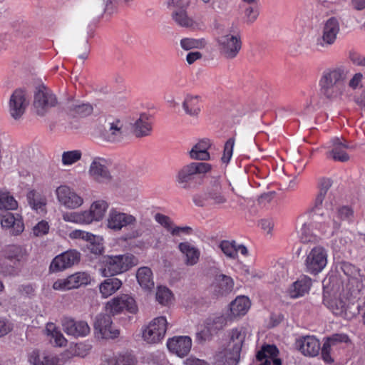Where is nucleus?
Masks as SVG:
<instances>
[{
  "label": "nucleus",
  "instance_id": "obj_1",
  "mask_svg": "<svg viewBox=\"0 0 365 365\" xmlns=\"http://www.w3.org/2000/svg\"><path fill=\"white\" fill-rule=\"evenodd\" d=\"M331 287H327L324 293V304L334 314L346 319H351L359 314L360 309L365 302V293L360 292V284L358 289L350 290L341 289L340 283L336 280L332 282Z\"/></svg>",
  "mask_w": 365,
  "mask_h": 365
},
{
  "label": "nucleus",
  "instance_id": "obj_2",
  "mask_svg": "<svg viewBox=\"0 0 365 365\" xmlns=\"http://www.w3.org/2000/svg\"><path fill=\"white\" fill-rule=\"evenodd\" d=\"M93 124L95 138L99 144H119L126 138L125 125L120 117L104 113H95Z\"/></svg>",
  "mask_w": 365,
  "mask_h": 365
},
{
  "label": "nucleus",
  "instance_id": "obj_3",
  "mask_svg": "<svg viewBox=\"0 0 365 365\" xmlns=\"http://www.w3.org/2000/svg\"><path fill=\"white\" fill-rule=\"evenodd\" d=\"M349 75V70L344 66L324 69L319 80L320 95L331 101L341 98L345 91Z\"/></svg>",
  "mask_w": 365,
  "mask_h": 365
},
{
  "label": "nucleus",
  "instance_id": "obj_4",
  "mask_svg": "<svg viewBox=\"0 0 365 365\" xmlns=\"http://www.w3.org/2000/svg\"><path fill=\"white\" fill-rule=\"evenodd\" d=\"M331 182L329 180H324L321 182L320 189L316 196L313 211L317 216L318 228L322 232H326L331 226V215L334 212L336 201L329 188Z\"/></svg>",
  "mask_w": 365,
  "mask_h": 365
},
{
  "label": "nucleus",
  "instance_id": "obj_5",
  "mask_svg": "<svg viewBox=\"0 0 365 365\" xmlns=\"http://www.w3.org/2000/svg\"><path fill=\"white\" fill-rule=\"evenodd\" d=\"M192 201L196 206H212L221 208L227 202L226 192L218 179H214L207 186L203 194H195Z\"/></svg>",
  "mask_w": 365,
  "mask_h": 365
},
{
  "label": "nucleus",
  "instance_id": "obj_6",
  "mask_svg": "<svg viewBox=\"0 0 365 365\" xmlns=\"http://www.w3.org/2000/svg\"><path fill=\"white\" fill-rule=\"evenodd\" d=\"M103 267L101 269L103 277L114 276L127 272L138 263V259L132 254L103 257Z\"/></svg>",
  "mask_w": 365,
  "mask_h": 365
},
{
  "label": "nucleus",
  "instance_id": "obj_7",
  "mask_svg": "<svg viewBox=\"0 0 365 365\" xmlns=\"http://www.w3.org/2000/svg\"><path fill=\"white\" fill-rule=\"evenodd\" d=\"M217 42L220 54L227 60L235 58L242 46L240 33L237 31H230L221 35Z\"/></svg>",
  "mask_w": 365,
  "mask_h": 365
},
{
  "label": "nucleus",
  "instance_id": "obj_8",
  "mask_svg": "<svg viewBox=\"0 0 365 365\" xmlns=\"http://www.w3.org/2000/svg\"><path fill=\"white\" fill-rule=\"evenodd\" d=\"M227 325V319L223 315H213L207 318L198 327L196 341L202 344L210 340L213 335Z\"/></svg>",
  "mask_w": 365,
  "mask_h": 365
},
{
  "label": "nucleus",
  "instance_id": "obj_9",
  "mask_svg": "<svg viewBox=\"0 0 365 365\" xmlns=\"http://www.w3.org/2000/svg\"><path fill=\"white\" fill-rule=\"evenodd\" d=\"M327 262V250L321 245L314 246L306 256L304 260L306 272L312 275H317L326 267Z\"/></svg>",
  "mask_w": 365,
  "mask_h": 365
},
{
  "label": "nucleus",
  "instance_id": "obj_10",
  "mask_svg": "<svg viewBox=\"0 0 365 365\" xmlns=\"http://www.w3.org/2000/svg\"><path fill=\"white\" fill-rule=\"evenodd\" d=\"M340 31V24L336 17L328 19L322 28L321 35L316 40V47L318 50L327 48L336 41Z\"/></svg>",
  "mask_w": 365,
  "mask_h": 365
},
{
  "label": "nucleus",
  "instance_id": "obj_11",
  "mask_svg": "<svg viewBox=\"0 0 365 365\" xmlns=\"http://www.w3.org/2000/svg\"><path fill=\"white\" fill-rule=\"evenodd\" d=\"M106 222L108 229L114 232H119L128 227H135L137 223V218L130 213L112 208L108 212Z\"/></svg>",
  "mask_w": 365,
  "mask_h": 365
},
{
  "label": "nucleus",
  "instance_id": "obj_12",
  "mask_svg": "<svg viewBox=\"0 0 365 365\" xmlns=\"http://www.w3.org/2000/svg\"><path fill=\"white\" fill-rule=\"evenodd\" d=\"M212 169L210 164L202 162H192L182 167L176 175L177 182L186 187L197 175L205 174Z\"/></svg>",
  "mask_w": 365,
  "mask_h": 365
},
{
  "label": "nucleus",
  "instance_id": "obj_13",
  "mask_svg": "<svg viewBox=\"0 0 365 365\" xmlns=\"http://www.w3.org/2000/svg\"><path fill=\"white\" fill-rule=\"evenodd\" d=\"M168 322L165 317H158L151 320L143 331V338L148 344H157L165 336Z\"/></svg>",
  "mask_w": 365,
  "mask_h": 365
},
{
  "label": "nucleus",
  "instance_id": "obj_14",
  "mask_svg": "<svg viewBox=\"0 0 365 365\" xmlns=\"http://www.w3.org/2000/svg\"><path fill=\"white\" fill-rule=\"evenodd\" d=\"M29 105L27 93L23 89H16L11 95L8 104V110L11 117L18 120L22 118Z\"/></svg>",
  "mask_w": 365,
  "mask_h": 365
},
{
  "label": "nucleus",
  "instance_id": "obj_15",
  "mask_svg": "<svg viewBox=\"0 0 365 365\" xmlns=\"http://www.w3.org/2000/svg\"><path fill=\"white\" fill-rule=\"evenodd\" d=\"M106 311L111 315H117L126 310L135 313L138 310L135 299L128 294H120L112 298L105 304Z\"/></svg>",
  "mask_w": 365,
  "mask_h": 365
},
{
  "label": "nucleus",
  "instance_id": "obj_16",
  "mask_svg": "<svg viewBox=\"0 0 365 365\" xmlns=\"http://www.w3.org/2000/svg\"><path fill=\"white\" fill-rule=\"evenodd\" d=\"M56 96L45 86L38 88L34 95V106L38 115H44L47 111L56 106Z\"/></svg>",
  "mask_w": 365,
  "mask_h": 365
},
{
  "label": "nucleus",
  "instance_id": "obj_17",
  "mask_svg": "<svg viewBox=\"0 0 365 365\" xmlns=\"http://www.w3.org/2000/svg\"><path fill=\"white\" fill-rule=\"evenodd\" d=\"M89 273L78 272L63 279H58L53 284V289L58 291H67L78 289L90 283Z\"/></svg>",
  "mask_w": 365,
  "mask_h": 365
},
{
  "label": "nucleus",
  "instance_id": "obj_18",
  "mask_svg": "<svg viewBox=\"0 0 365 365\" xmlns=\"http://www.w3.org/2000/svg\"><path fill=\"white\" fill-rule=\"evenodd\" d=\"M55 193L58 202L67 209H76L83 203V198L68 185H61L57 187Z\"/></svg>",
  "mask_w": 365,
  "mask_h": 365
},
{
  "label": "nucleus",
  "instance_id": "obj_19",
  "mask_svg": "<svg viewBox=\"0 0 365 365\" xmlns=\"http://www.w3.org/2000/svg\"><path fill=\"white\" fill-rule=\"evenodd\" d=\"M80 253L76 250L66 251L57 255L51 262L49 269L51 272L63 271L78 263Z\"/></svg>",
  "mask_w": 365,
  "mask_h": 365
},
{
  "label": "nucleus",
  "instance_id": "obj_20",
  "mask_svg": "<svg viewBox=\"0 0 365 365\" xmlns=\"http://www.w3.org/2000/svg\"><path fill=\"white\" fill-rule=\"evenodd\" d=\"M96 335L102 339H115L120 335V331L112 326L109 315L101 314L97 317L95 322Z\"/></svg>",
  "mask_w": 365,
  "mask_h": 365
},
{
  "label": "nucleus",
  "instance_id": "obj_21",
  "mask_svg": "<svg viewBox=\"0 0 365 365\" xmlns=\"http://www.w3.org/2000/svg\"><path fill=\"white\" fill-rule=\"evenodd\" d=\"M29 362L31 365H63L65 360L46 351L35 349L29 354Z\"/></svg>",
  "mask_w": 365,
  "mask_h": 365
},
{
  "label": "nucleus",
  "instance_id": "obj_22",
  "mask_svg": "<svg viewBox=\"0 0 365 365\" xmlns=\"http://www.w3.org/2000/svg\"><path fill=\"white\" fill-rule=\"evenodd\" d=\"M109 162L108 160L101 157H96L93 159V181L98 183H108L112 176L108 169Z\"/></svg>",
  "mask_w": 365,
  "mask_h": 365
},
{
  "label": "nucleus",
  "instance_id": "obj_23",
  "mask_svg": "<svg viewBox=\"0 0 365 365\" xmlns=\"http://www.w3.org/2000/svg\"><path fill=\"white\" fill-rule=\"evenodd\" d=\"M132 132L136 138H143L151 134L153 117L147 113H140L138 118L132 123Z\"/></svg>",
  "mask_w": 365,
  "mask_h": 365
},
{
  "label": "nucleus",
  "instance_id": "obj_24",
  "mask_svg": "<svg viewBox=\"0 0 365 365\" xmlns=\"http://www.w3.org/2000/svg\"><path fill=\"white\" fill-rule=\"evenodd\" d=\"M167 346L170 352L183 357L190 352L192 340L187 336H174L168 340Z\"/></svg>",
  "mask_w": 365,
  "mask_h": 365
},
{
  "label": "nucleus",
  "instance_id": "obj_25",
  "mask_svg": "<svg viewBox=\"0 0 365 365\" xmlns=\"http://www.w3.org/2000/svg\"><path fill=\"white\" fill-rule=\"evenodd\" d=\"M279 351L274 345H264L257 353V360L259 365H282V361L278 357Z\"/></svg>",
  "mask_w": 365,
  "mask_h": 365
},
{
  "label": "nucleus",
  "instance_id": "obj_26",
  "mask_svg": "<svg viewBox=\"0 0 365 365\" xmlns=\"http://www.w3.org/2000/svg\"><path fill=\"white\" fill-rule=\"evenodd\" d=\"M0 222L4 229L9 230L14 235L21 234L24 230V225L21 215L7 212L0 215Z\"/></svg>",
  "mask_w": 365,
  "mask_h": 365
},
{
  "label": "nucleus",
  "instance_id": "obj_27",
  "mask_svg": "<svg viewBox=\"0 0 365 365\" xmlns=\"http://www.w3.org/2000/svg\"><path fill=\"white\" fill-rule=\"evenodd\" d=\"M63 331L74 337L84 336L89 334L90 327L84 321L76 322L68 317H65L62 321Z\"/></svg>",
  "mask_w": 365,
  "mask_h": 365
},
{
  "label": "nucleus",
  "instance_id": "obj_28",
  "mask_svg": "<svg viewBox=\"0 0 365 365\" xmlns=\"http://www.w3.org/2000/svg\"><path fill=\"white\" fill-rule=\"evenodd\" d=\"M296 344L301 353L307 356H316L320 350L319 340L312 336H306L299 339Z\"/></svg>",
  "mask_w": 365,
  "mask_h": 365
},
{
  "label": "nucleus",
  "instance_id": "obj_29",
  "mask_svg": "<svg viewBox=\"0 0 365 365\" xmlns=\"http://www.w3.org/2000/svg\"><path fill=\"white\" fill-rule=\"evenodd\" d=\"M341 269L345 275L348 277V282L346 284L345 289L353 290L354 289H358L357 284H360V292L365 293V289L364 284L358 277L359 270L354 265L344 262L341 264Z\"/></svg>",
  "mask_w": 365,
  "mask_h": 365
},
{
  "label": "nucleus",
  "instance_id": "obj_30",
  "mask_svg": "<svg viewBox=\"0 0 365 365\" xmlns=\"http://www.w3.org/2000/svg\"><path fill=\"white\" fill-rule=\"evenodd\" d=\"M246 336L247 330L245 327H237L230 331V340L227 346L230 349L234 350L235 357H237L238 353H240Z\"/></svg>",
  "mask_w": 365,
  "mask_h": 365
},
{
  "label": "nucleus",
  "instance_id": "obj_31",
  "mask_svg": "<svg viewBox=\"0 0 365 365\" xmlns=\"http://www.w3.org/2000/svg\"><path fill=\"white\" fill-rule=\"evenodd\" d=\"M136 279L140 287L145 292H151L155 287L152 270L148 267L138 269Z\"/></svg>",
  "mask_w": 365,
  "mask_h": 365
},
{
  "label": "nucleus",
  "instance_id": "obj_32",
  "mask_svg": "<svg viewBox=\"0 0 365 365\" xmlns=\"http://www.w3.org/2000/svg\"><path fill=\"white\" fill-rule=\"evenodd\" d=\"M178 249L185 256V263L187 266L196 264L200 259V250L188 242H180Z\"/></svg>",
  "mask_w": 365,
  "mask_h": 365
},
{
  "label": "nucleus",
  "instance_id": "obj_33",
  "mask_svg": "<svg viewBox=\"0 0 365 365\" xmlns=\"http://www.w3.org/2000/svg\"><path fill=\"white\" fill-rule=\"evenodd\" d=\"M222 252L230 259H236L240 252L242 255L246 256L248 250L243 245H237L235 240H223L220 244Z\"/></svg>",
  "mask_w": 365,
  "mask_h": 365
},
{
  "label": "nucleus",
  "instance_id": "obj_34",
  "mask_svg": "<svg viewBox=\"0 0 365 365\" xmlns=\"http://www.w3.org/2000/svg\"><path fill=\"white\" fill-rule=\"evenodd\" d=\"M312 286V279L307 276H302L294 282L288 290L292 298H298L307 293Z\"/></svg>",
  "mask_w": 365,
  "mask_h": 365
},
{
  "label": "nucleus",
  "instance_id": "obj_35",
  "mask_svg": "<svg viewBox=\"0 0 365 365\" xmlns=\"http://www.w3.org/2000/svg\"><path fill=\"white\" fill-rule=\"evenodd\" d=\"M104 361L107 365H136L138 363L136 357L128 351L112 356L105 355Z\"/></svg>",
  "mask_w": 365,
  "mask_h": 365
},
{
  "label": "nucleus",
  "instance_id": "obj_36",
  "mask_svg": "<svg viewBox=\"0 0 365 365\" xmlns=\"http://www.w3.org/2000/svg\"><path fill=\"white\" fill-rule=\"evenodd\" d=\"M200 96L198 95L187 94L182 103V106L187 115L197 116L200 110Z\"/></svg>",
  "mask_w": 365,
  "mask_h": 365
},
{
  "label": "nucleus",
  "instance_id": "obj_37",
  "mask_svg": "<svg viewBox=\"0 0 365 365\" xmlns=\"http://www.w3.org/2000/svg\"><path fill=\"white\" fill-rule=\"evenodd\" d=\"M211 144L209 140L204 139L196 143L189 152L191 159L198 160H207L210 159V154L207 150Z\"/></svg>",
  "mask_w": 365,
  "mask_h": 365
},
{
  "label": "nucleus",
  "instance_id": "obj_38",
  "mask_svg": "<svg viewBox=\"0 0 365 365\" xmlns=\"http://www.w3.org/2000/svg\"><path fill=\"white\" fill-rule=\"evenodd\" d=\"M122 282L118 278L111 277L103 280L99 285V291L101 297L106 299L117 291L122 287Z\"/></svg>",
  "mask_w": 365,
  "mask_h": 365
},
{
  "label": "nucleus",
  "instance_id": "obj_39",
  "mask_svg": "<svg viewBox=\"0 0 365 365\" xmlns=\"http://www.w3.org/2000/svg\"><path fill=\"white\" fill-rule=\"evenodd\" d=\"M332 149L329 153V155L334 160L341 162H346L349 160V155L346 153L345 150L349 148V145L342 143L341 140L339 138H334L331 140Z\"/></svg>",
  "mask_w": 365,
  "mask_h": 365
},
{
  "label": "nucleus",
  "instance_id": "obj_40",
  "mask_svg": "<svg viewBox=\"0 0 365 365\" xmlns=\"http://www.w3.org/2000/svg\"><path fill=\"white\" fill-rule=\"evenodd\" d=\"M187 9L173 11L171 14L172 19L179 26L188 29H195L197 24L190 16Z\"/></svg>",
  "mask_w": 365,
  "mask_h": 365
},
{
  "label": "nucleus",
  "instance_id": "obj_41",
  "mask_svg": "<svg viewBox=\"0 0 365 365\" xmlns=\"http://www.w3.org/2000/svg\"><path fill=\"white\" fill-rule=\"evenodd\" d=\"M251 303L248 297L239 296L230 303V309L233 317L245 315L250 307Z\"/></svg>",
  "mask_w": 365,
  "mask_h": 365
},
{
  "label": "nucleus",
  "instance_id": "obj_42",
  "mask_svg": "<svg viewBox=\"0 0 365 365\" xmlns=\"http://www.w3.org/2000/svg\"><path fill=\"white\" fill-rule=\"evenodd\" d=\"M213 285L218 294H226L233 289L234 281L230 276L220 274L216 275Z\"/></svg>",
  "mask_w": 365,
  "mask_h": 365
},
{
  "label": "nucleus",
  "instance_id": "obj_43",
  "mask_svg": "<svg viewBox=\"0 0 365 365\" xmlns=\"http://www.w3.org/2000/svg\"><path fill=\"white\" fill-rule=\"evenodd\" d=\"M352 216L353 210L349 207L344 206L337 209L336 212H333L331 215V226L329 228L334 230H337L342 220H350Z\"/></svg>",
  "mask_w": 365,
  "mask_h": 365
},
{
  "label": "nucleus",
  "instance_id": "obj_44",
  "mask_svg": "<svg viewBox=\"0 0 365 365\" xmlns=\"http://www.w3.org/2000/svg\"><path fill=\"white\" fill-rule=\"evenodd\" d=\"M109 203L103 199H98L93 202V221L102 220L108 211Z\"/></svg>",
  "mask_w": 365,
  "mask_h": 365
},
{
  "label": "nucleus",
  "instance_id": "obj_45",
  "mask_svg": "<svg viewBox=\"0 0 365 365\" xmlns=\"http://www.w3.org/2000/svg\"><path fill=\"white\" fill-rule=\"evenodd\" d=\"M18 207V202L11 193L0 190V210H14Z\"/></svg>",
  "mask_w": 365,
  "mask_h": 365
},
{
  "label": "nucleus",
  "instance_id": "obj_46",
  "mask_svg": "<svg viewBox=\"0 0 365 365\" xmlns=\"http://www.w3.org/2000/svg\"><path fill=\"white\" fill-rule=\"evenodd\" d=\"M26 253L22 247L11 245L6 251V257L11 262L20 263L26 259Z\"/></svg>",
  "mask_w": 365,
  "mask_h": 365
},
{
  "label": "nucleus",
  "instance_id": "obj_47",
  "mask_svg": "<svg viewBox=\"0 0 365 365\" xmlns=\"http://www.w3.org/2000/svg\"><path fill=\"white\" fill-rule=\"evenodd\" d=\"M240 353H238L237 357L234 356V350L227 349L224 351L217 354V360L222 365H237L240 359Z\"/></svg>",
  "mask_w": 365,
  "mask_h": 365
},
{
  "label": "nucleus",
  "instance_id": "obj_48",
  "mask_svg": "<svg viewBox=\"0 0 365 365\" xmlns=\"http://www.w3.org/2000/svg\"><path fill=\"white\" fill-rule=\"evenodd\" d=\"M27 199L31 207L36 211H44L46 205V200L42 197L35 190H31L27 194Z\"/></svg>",
  "mask_w": 365,
  "mask_h": 365
},
{
  "label": "nucleus",
  "instance_id": "obj_49",
  "mask_svg": "<svg viewBox=\"0 0 365 365\" xmlns=\"http://www.w3.org/2000/svg\"><path fill=\"white\" fill-rule=\"evenodd\" d=\"M88 353L89 348H86V345L80 343L75 344L73 346H71L68 350H66L61 355L60 358H63L66 361V358L69 359L73 356L84 357L88 355Z\"/></svg>",
  "mask_w": 365,
  "mask_h": 365
},
{
  "label": "nucleus",
  "instance_id": "obj_50",
  "mask_svg": "<svg viewBox=\"0 0 365 365\" xmlns=\"http://www.w3.org/2000/svg\"><path fill=\"white\" fill-rule=\"evenodd\" d=\"M46 331L50 335L51 341L57 346H64L66 345L67 340L63 334L57 330L53 324H48L46 326Z\"/></svg>",
  "mask_w": 365,
  "mask_h": 365
},
{
  "label": "nucleus",
  "instance_id": "obj_51",
  "mask_svg": "<svg viewBox=\"0 0 365 365\" xmlns=\"http://www.w3.org/2000/svg\"><path fill=\"white\" fill-rule=\"evenodd\" d=\"M155 299L161 305L168 306L173 300V294L168 287L159 286L157 287Z\"/></svg>",
  "mask_w": 365,
  "mask_h": 365
},
{
  "label": "nucleus",
  "instance_id": "obj_52",
  "mask_svg": "<svg viewBox=\"0 0 365 365\" xmlns=\"http://www.w3.org/2000/svg\"><path fill=\"white\" fill-rule=\"evenodd\" d=\"M207 42L205 38H185L180 40V46L184 50L194 48L201 49L206 46Z\"/></svg>",
  "mask_w": 365,
  "mask_h": 365
},
{
  "label": "nucleus",
  "instance_id": "obj_53",
  "mask_svg": "<svg viewBox=\"0 0 365 365\" xmlns=\"http://www.w3.org/2000/svg\"><path fill=\"white\" fill-rule=\"evenodd\" d=\"M93 91L96 105L98 103L105 100L107 98L110 93V88L106 83L96 81L95 83Z\"/></svg>",
  "mask_w": 365,
  "mask_h": 365
},
{
  "label": "nucleus",
  "instance_id": "obj_54",
  "mask_svg": "<svg viewBox=\"0 0 365 365\" xmlns=\"http://www.w3.org/2000/svg\"><path fill=\"white\" fill-rule=\"evenodd\" d=\"M82 153L79 150L65 151L62 153L61 162L63 165H71L81 160Z\"/></svg>",
  "mask_w": 365,
  "mask_h": 365
},
{
  "label": "nucleus",
  "instance_id": "obj_55",
  "mask_svg": "<svg viewBox=\"0 0 365 365\" xmlns=\"http://www.w3.org/2000/svg\"><path fill=\"white\" fill-rule=\"evenodd\" d=\"M299 237L300 241L304 244L309 242H316L318 241L317 236L313 234L310 226L307 224H304L302 226L299 232Z\"/></svg>",
  "mask_w": 365,
  "mask_h": 365
},
{
  "label": "nucleus",
  "instance_id": "obj_56",
  "mask_svg": "<svg viewBox=\"0 0 365 365\" xmlns=\"http://www.w3.org/2000/svg\"><path fill=\"white\" fill-rule=\"evenodd\" d=\"M242 274L247 281L255 282L264 277V272L261 270L250 269L249 267H242Z\"/></svg>",
  "mask_w": 365,
  "mask_h": 365
},
{
  "label": "nucleus",
  "instance_id": "obj_57",
  "mask_svg": "<svg viewBox=\"0 0 365 365\" xmlns=\"http://www.w3.org/2000/svg\"><path fill=\"white\" fill-rule=\"evenodd\" d=\"M235 145V139L231 138L227 140L224 146L223 155L221 160L223 163H228L232 156L233 148Z\"/></svg>",
  "mask_w": 365,
  "mask_h": 365
},
{
  "label": "nucleus",
  "instance_id": "obj_58",
  "mask_svg": "<svg viewBox=\"0 0 365 365\" xmlns=\"http://www.w3.org/2000/svg\"><path fill=\"white\" fill-rule=\"evenodd\" d=\"M350 341L349 337L346 334H334L327 338L324 343L334 346L339 343H348Z\"/></svg>",
  "mask_w": 365,
  "mask_h": 365
},
{
  "label": "nucleus",
  "instance_id": "obj_59",
  "mask_svg": "<svg viewBox=\"0 0 365 365\" xmlns=\"http://www.w3.org/2000/svg\"><path fill=\"white\" fill-rule=\"evenodd\" d=\"M69 237L88 242L91 240V233L82 230H75L69 233Z\"/></svg>",
  "mask_w": 365,
  "mask_h": 365
},
{
  "label": "nucleus",
  "instance_id": "obj_60",
  "mask_svg": "<svg viewBox=\"0 0 365 365\" xmlns=\"http://www.w3.org/2000/svg\"><path fill=\"white\" fill-rule=\"evenodd\" d=\"M168 6L173 11L187 9L190 4V0H168Z\"/></svg>",
  "mask_w": 365,
  "mask_h": 365
},
{
  "label": "nucleus",
  "instance_id": "obj_61",
  "mask_svg": "<svg viewBox=\"0 0 365 365\" xmlns=\"http://www.w3.org/2000/svg\"><path fill=\"white\" fill-rule=\"evenodd\" d=\"M364 79L363 74L361 73H356L349 79L348 86L350 89L355 91L362 88V81Z\"/></svg>",
  "mask_w": 365,
  "mask_h": 365
},
{
  "label": "nucleus",
  "instance_id": "obj_62",
  "mask_svg": "<svg viewBox=\"0 0 365 365\" xmlns=\"http://www.w3.org/2000/svg\"><path fill=\"white\" fill-rule=\"evenodd\" d=\"M49 225L46 221L42 220L33 227L32 233L35 237H41L48 233Z\"/></svg>",
  "mask_w": 365,
  "mask_h": 365
},
{
  "label": "nucleus",
  "instance_id": "obj_63",
  "mask_svg": "<svg viewBox=\"0 0 365 365\" xmlns=\"http://www.w3.org/2000/svg\"><path fill=\"white\" fill-rule=\"evenodd\" d=\"M155 220L156 222L163 226L166 230L171 232V230L173 227V223L168 216L161 213H157L155 215Z\"/></svg>",
  "mask_w": 365,
  "mask_h": 365
},
{
  "label": "nucleus",
  "instance_id": "obj_64",
  "mask_svg": "<svg viewBox=\"0 0 365 365\" xmlns=\"http://www.w3.org/2000/svg\"><path fill=\"white\" fill-rule=\"evenodd\" d=\"M104 252L103 238L93 235V254L101 255Z\"/></svg>",
  "mask_w": 365,
  "mask_h": 365
}]
</instances>
